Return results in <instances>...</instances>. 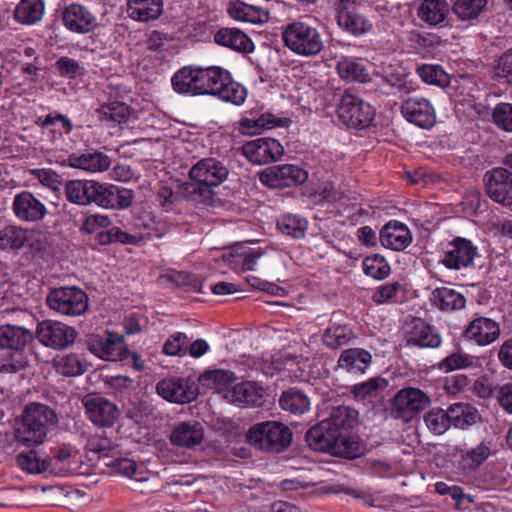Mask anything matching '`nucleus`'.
Masks as SVG:
<instances>
[{
  "label": "nucleus",
  "mask_w": 512,
  "mask_h": 512,
  "mask_svg": "<svg viewBox=\"0 0 512 512\" xmlns=\"http://www.w3.org/2000/svg\"><path fill=\"white\" fill-rule=\"evenodd\" d=\"M336 20L340 29L353 36H362L373 28L370 20L353 9L337 13Z\"/></svg>",
  "instance_id": "nucleus-33"
},
{
  "label": "nucleus",
  "mask_w": 512,
  "mask_h": 512,
  "mask_svg": "<svg viewBox=\"0 0 512 512\" xmlns=\"http://www.w3.org/2000/svg\"><path fill=\"white\" fill-rule=\"evenodd\" d=\"M227 12L235 21L252 25L265 24L270 18V13L267 9L240 0L230 2Z\"/></svg>",
  "instance_id": "nucleus-25"
},
{
  "label": "nucleus",
  "mask_w": 512,
  "mask_h": 512,
  "mask_svg": "<svg viewBox=\"0 0 512 512\" xmlns=\"http://www.w3.org/2000/svg\"><path fill=\"white\" fill-rule=\"evenodd\" d=\"M420 78L427 84L444 87L449 84L448 74L434 64H423L417 68Z\"/></svg>",
  "instance_id": "nucleus-55"
},
{
  "label": "nucleus",
  "mask_w": 512,
  "mask_h": 512,
  "mask_svg": "<svg viewBox=\"0 0 512 512\" xmlns=\"http://www.w3.org/2000/svg\"><path fill=\"white\" fill-rule=\"evenodd\" d=\"M33 339V333L16 325L0 326V348L22 353L27 344Z\"/></svg>",
  "instance_id": "nucleus-28"
},
{
  "label": "nucleus",
  "mask_w": 512,
  "mask_h": 512,
  "mask_svg": "<svg viewBox=\"0 0 512 512\" xmlns=\"http://www.w3.org/2000/svg\"><path fill=\"white\" fill-rule=\"evenodd\" d=\"M134 191L111 183H100L96 205L103 209L125 210L131 207Z\"/></svg>",
  "instance_id": "nucleus-16"
},
{
  "label": "nucleus",
  "mask_w": 512,
  "mask_h": 512,
  "mask_svg": "<svg viewBox=\"0 0 512 512\" xmlns=\"http://www.w3.org/2000/svg\"><path fill=\"white\" fill-rule=\"evenodd\" d=\"M111 225L112 220L109 216L96 213L85 218L80 230L87 234H97L101 229L109 228Z\"/></svg>",
  "instance_id": "nucleus-63"
},
{
  "label": "nucleus",
  "mask_w": 512,
  "mask_h": 512,
  "mask_svg": "<svg viewBox=\"0 0 512 512\" xmlns=\"http://www.w3.org/2000/svg\"><path fill=\"white\" fill-rule=\"evenodd\" d=\"M265 254L262 248L250 247L246 244H238L231 250L230 257L233 260L230 261L231 265H238L241 262L242 271L254 270L257 261Z\"/></svg>",
  "instance_id": "nucleus-42"
},
{
  "label": "nucleus",
  "mask_w": 512,
  "mask_h": 512,
  "mask_svg": "<svg viewBox=\"0 0 512 512\" xmlns=\"http://www.w3.org/2000/svg\"><path fill=\"white\" fill-rule=\"evenodd\" d=\"M284 46L301 57H313L324 48V40L319 30L304 22L293 21L282 28Z\"/></svg>",
  "instance_id": "nucleus-4"
},
{
  "label": "nucleus",
  "mask_w": 512,
  "mask_h": 512,
  "mask_svg": "<svg viewBox=\"0 0 512 512\" xmlns=\"http://www.w3.org/2000/svg\"><path fill=\"white\" fill-rule=\"evenodd\" d=\"M408 342L419 347L436 348L441 344V337L433 327L417 320L413 322Z\"/></svg>",
  "instance_id": "nucleus-39"
},
{
  "label": "nucleus",
  "mask_w": 512,
  "mask_h": 512,
  "mask_svg": "<svg viewBox=\"0 0 512 512\" xmlns=\"http://www.w3.org/2000/svg\"><path fill=\"white\" fill-rule=\"evenodd\" d=\"M12 210L24 222H38L47 213L44 203L29 191H21L14 196Z\"/></svg>",
  "instance_id": "nucleus-17"
},
{
  "label": "nucleus",
  "mask_w": 512,
  "mask_h": 512,
  "mask_svg": "<svg viewBox=\"0 0 512 512\" xmlns=\"http://www.w3.org/2000/svg\"><path fill=\"white\" fill-rule=\"evenodd\" d=\"M44 12L43 0H21L15 8L14 18L19 23L33 25L43 18Z\"/></svg>",
  "instance_id": "nucleus-41"
},
{
  "label": "nucleus",
  "mask_w": 512,
  "mask_h": 512,
  "mask_svg": "<svg viewBox=\"0 0 512 512\" xmlns=\"http://www.w3.org/2000/svg\"><path fill=\"white\" fill-rule=\"evenodd\" d=\"M157 393L165 400L184 404L192 400L191 386L188 380L171 378L160 381L156 386Z\"/></svg>",
  "instance_id": "nucleus-27"
},
{
  "label": "nucleus",
  "mask_w": 512,
  "mask_h": 512,
  "mask_svg": "<svg viewBox=\"0 0 512 512\" xmlns=\"http://www.w3.org/2000/svg\"><path fill=\"white\" fill-rule=\"evenodd\" d=\"M189 183H183L174 192L171 188L163 186L158 191V201L165 211L173 209V205L180 201V198L186 197L185 191L188 190Z\"/></svg>",
  "instance_id": "nucleus-58"
},
{
  "label": "nucleus",
  "mask_w": 512,
  "mask_h": 512,
  "mask_svg": "<svg viewBox=\"0 0 512 512\" xmlns=\"http://www.w3.org/2000/svg\"><path fill=\"white\" fill-rule=\"evenodd\" d=\"M327 58L337 60L335 70L342 80L359 83H367L371 80L370 72L361 59L345 55L337 57L331 54Z\"/></svg>",
  "instance_id": "nucleus-21"
},
{
  "label": "nucleus",
  "mask_w": 512,
  "mask_h": 512,
  "mask_svg": "<svg viewBox=\"0 0 512 512\" xmlns=\"http://www.w3.org/2000/svg\"><path fill=\"white\" fill-rule=\"evenodd\" d=\"M363 271L374 279H384L390 274V266L383 256L374 254L366 257L362 263Z\"/></svg>",
  "instance_id": "nucleus-53"
},
{
  "label": "nucleus",
  "mask_w": 512,
  "mask_h": 512,
  "mask_svg": "<svg viewBox=\"0 0 512 512\" xmlns=\"http://www.w3.org/2000/svg\"><path fill=\"white\" fill-rule=\"evenodd\" d=\"M487 0H457L453 11L461 20L477 18L486 7Z\"/></svg>",
  "instance_id": "nucleus-54"
},
{
  "label": "nucleus",
  "mask_w": 512,
  "mask_h": 512,
  "mask_svg": "<svg viewBox=\"0 0 512 512\" xmlns=\"http://www.w3.org/2000/svg\"><path fill=\"white\" fill-rule=\"evenodd\" d=\"M52 364L57 373L67 377L82 375L88 368L85 358L76 353L58 355L53 359Z\"/></svg>",
  "instance_id": "nucleus-35"
},
{
  "label": "nucleus",
  "mask_w": 512,
  "mask_h": 512,
  "mask_svg": "<svg viewBox=\"0 0 512 512\" xmlns=\"http://www.w3.org/2000/svg\"><path fill=\"white\" fill-rule=\"evenodd\" d=\"M105 388L114 395H122L131 389H133L134 381L133 379L122 376H106L104 378Z\"/></svg>",
  "instance_id": "nucleus-62"
},
{
  "label": "nucleus",
  "mask_w": 512,
  "mask_h": 512,
  "mask_svg": "<svg viewBox=\"0 0 512 512\" xmlns=\"http://www.w3.org/2000/svg\"><path fill=\"white\" fill-rule=\"evenodd\" d=\"M280 406L283 410L293 414H304L310 409V399L303 392L296 389L285 391L280 400Z\"/></svg>",
  "instance_id": "nucleus-45"
},
{
  "label": "nucleus",
  "mask_w": 512,
  "mask_h": 512,
  "mask_svg": "<svg viewBox=\"0 0 512 512\" xmlns=\"http://www.w3.org/2000/svg\"><path fill=\"white\" fill-rule=\"evenodd\" d=\"M337 115L347 127L365 129L372 123L375 109L351 90H346L340 97Z\"/></svg>",
  "instance_id": "nucleus-6"
},
{
  "label": "nucleus",
  "mask_w": 512,
  "mask_h": 512,
  "mask_svg": "<svg viewBox=\"0 0 512 512\" xmlns=\"http://www.w3.org/2000/svg\"><path fill=\"white\" fill-rule=\"evenodd\" d=\"M477 255V247L470 240L457 237L447 245L441 263L449 269L460 270L472 266Z\"/></svg>",
  "instance_id": "nucleus-12"
},
{
  "label": "nucleus",
  "mask_w": 512,
  "mask_h": 512,
  "mask_svg": "<svg viewBox=\"0 0 512 512\" xmlns=\"http://www.w3.org/2000/svg\"><path fill=\"white\" fill-rule=\"evenodd\" d=\"M48 307L64 316H80L88 309V296L75 286L58 287L49 291L46 297Z\"/></svg>",
  "instance_id": "nucleus-7"
},
{
  "label": "nucleus",
  "mask_w": 512,
  "mask_h": 512,
  "mask_svg": "<svg viewBox=\"0 0 512 512\" xmlns=\"http://www.w3.org/2000/svg\"><path fill=\"white\" fill-rule=\"evenodd\" d=\"M401 112L404 118L423 129H429L436 122V112L431 102L421 96H412L403 101Z\"/></svg>",
  "instance_id": "nucleus-13"
},
{
  "label": "nucleus",
  "mask_w": 512,
  "mask_h": 512,
  "mask_svg": "<svg viewBox=\"0 0 512 512\" xmlns=\"http://www.w3.org/2000/svg\"><path fill=\"white\" fill-rule=\"evenodd\" d=\"M96 113L100 121L122 124L129 120L132 110L124 101L110 96L107 102L96 109Z\"/></svg>",
  "instance_id": "nucleus-34"
},
{
  "label": "nucleus",
  "mask_w": 512,
  "mask_h": 512,
  "mask_svg": "<svg viewBox=\"0 0 512 512\" xmlns=\"http://www.w3.org/2000/svg\"><path fill=\"white\" fill-rule=\"evenodd\" d=\"M229 175V169L220 160L205 158L194 165V206H213L212 188L222 184Z\"/></svg>",
  "instance_id": "nucleus-3"
},
{
  "label": "nucleus",
  "mask_w": 512,
  "mask_h": 512,
  "mask_svg": "<svg viewBox=\"0 0 512 512\" xmlns=\"http://www.w3.org/2000/svg\"><path fill=\"white\" fill-rule=\"evenodd\" d=\"M487 193L497 203L512 205V173L504 168L493 170L487 181Z\"/></svg>",
  "instance_id": "nucleus-20"
},
{
  "label": "nucleus",
  "mask_w": 512,
  "mask_h": 512,
  "mask_svg": "<svg viewBox=\"0 0 512 512\" xmlns=\"http://www.w3.org/2000/svg\"><path fill=\"white\" fill-rule=\"evenodd\" d=\"M431 404L430 396L419 388L406 387L399 390L392 402L393 410L398 418L412 420Z\"/></svg>",
  "instance_id": "nucleus-10"
},
{
  "label": "nucleus",
  "mask_w": 512,
  "mask_h": 512,
  "mask_svg": "<svg viewBox=\"0 0 512 512\" xmlns=\"http://www.w3.org/2000/svg\"><path fill=\"white\" fill-rule=\"evenodd\" d=\"M491 455V448L486 443L463 451L459 459V468L463 472H473L482 465Z\"/></svg>",
  "instance_id": "nucleus-44"
},
{
  "label": "nucleus",
  "mask_w": 512,
  "mask_h": 512,
  "mask_svg": "<svg viewBox=\"0 0 512 512\" xmlns=\"http://www.w3.org/2000/svg\"><path fill=\"white\" fill-rule=\"evenodd\" d=\"M449 13V4L446 0H424L419 7V18L431 25L442 24Z\"/></svg>",
  "instance_id": "nucleus-40"
},
{
  "label": "nucleus",
  "mask_w": 512,
  "mask_h": 512,
  "mask_svg": "<svg viewBox=\"0 0 512 512\" xmlns=\"http://www.w3.org/2000/svg\"><path fill=\"white\" fill-rule=\"evenodd\" d=\"M57 422V415L47 405L29 404L16 424L14 438L17 443L27 447L40 445L44 442L49 429Z\"/></svg>",
  "instance_id": "nucleus-2"
},
{
  "label": "nucleus",
  "mask_w": 512,
  "mask_h": 512,
  "mask_svg": "<svg viewBox=\"0 0 512 512\" xmlns=\"http://www.w3.org/2000/svg\"><path fill=\"white\" fill-rule=\"evenodd\" d=\"M448 415L451 426L459 429L474 425L479 418L477 409L468 403L451 404L448 407Z\"/></svg>",
  "instance_id": "nucleus-43"
},
{
  "label": "nucleus",
  "mask_w": 512,
  "mask_h": 512,
  "mask_svg": "<svg viewBox=\"0 0 512 512\" xmlns=\"http://www.w3.org/2000/svg\"><path fill=\"white\" fill-rule=\"evenodd\" d=\"M412 241L411 233L406 225L398 221L388 222L380 232V242L388 249L402 251Z\"/></svg>",
  "instance_id": "nucleus-26"
},
{
  "label": "nucleus",
  "mask_w": 512,
  "mask_h": 512,
  "mask_svg": "<svg viewBox=\"0 0 512 512\" xmlns=\"http://www.w3.org/2000/svg\"><path fill=\"white\" fill-rule=\"evenodd\" d=\"M343 197V194L340 190L336 188V186L332 183H323L319 186L318 190L312 195V202L314 204H322L325 203H336L340 201Z\"/></svg>",
  "instance_id": "nucleus-61"
},
{
  "label": "nucleus",
  "mask_w": 512,
  "mask_h": 512,
  "mask_svg": "<svg viewBox=\"0 0 512 512\" xmlns=\"http://www.w3.org/2000/svg\"><path fill=\"white\" fill-rule=\"evenodd\" d=\"M284 153L282 144L274 138H258L242 146V154L252 163L263 165L278 161Z\"/></svg>",
  "instance_id": "nucleus-11"
},
{
  "label": "nucleus",
  "mask_w": 512,
  "mask_h": 512,
  "mask_svg": "<svg viewBox=\"0 0 512 512\" xmlns=\"http://www.w3.org/2000/svg\"><path fill=\"white\" fill-rule=\"evenodd\" d=\"M307 178L308 172L294 164L270 166L259 174L260 182L273 189L301 185Z\"/></svg>",
  "instance_id": "nucleus-9"
},
{
  "label": "nucleus",
  "mask_w": 512,
  "mask_h": 512,
  "mask_svg": "<svg viewBox=\"0 0 512 512\" xmlns=\"http://www.w3.org/2000/svg\"><path fill=\"white\" fill-rule=\"evenodd\" d=\"M172 85L178 93H189L192 89V66H185L174 74Z\"/></svg>",
  "instance_id": "nucleus-64"
},
{
  "label": "nucleus",
  "mask_w": 512,
  "mask_h": 512,
  "mask_svg": "<svg viewBox=\"0 0 512 512\" xmlns=\"http://www.w3.org/2000/svg\"><path fill=\"white\" fill-rule=\"evenodd\" d=\"M494 124L505 132L512 133V104L502 102L495 106L492 114Z\"/></svg>",
  "instance_id": "nucleus-60"
},
{
  "label": "nucleus",
  "mask_w": 512,
  "mask_h": 512,
  "mask_svg": "<svg viewBox=\"0 0 512 512\" xmlns=\"http://www.w3.org/2000/svg\"><path fill=\"white\" fill-rule=\"evenodd\" d=\"M353 337L354 334L350 327L333 322L325 331L323 341L328 347L336 349L346 345Z\"/></svg>",
  "instance_id": "nucleus-47"
},
{
  "label": "nucleus",
  "mask_w": 512,
  "mask_h": 512,
  "mask_svg": "<svg viewBox=\"0 0 512 512\" xmlns=\"http://www.w3.org/2000/svg\"><path fill=\"white\" fill-rule=\"evenodd\" d=\"M36 338L45 347L63 350L71 346L76 339V330L56 320H43L36 328Z\"/></svg>",
  "instance_id": "nucleus-8"
},
{
  "label": "nucleus",
  "mask_w": 512,
  "mask_h": 512,
  "mask_svg": "<svg viewBox=\"0 0 512 512\" xmlns=\"http://www.w3.org/2000/svg\"><path fill=\"white\" fill-rule=\"evenodd\" d=\"M163 12L162 0H128V16L136 21L148 22L157 19Z\"/></svg>",
  "instance_id": "nucleus-31"
},
{
  "label": "nucleus",
  "mask_w": 512,
  "mask_h": 512,
  "mask_svg": "<svg viewBox=\"0 0 512 512\" xmlns=\"http://www.w3.org/2000/svg\"><path fill=\"white\" fill-rule=\"evenodd\" d=\"M292 440L290 429L278 421H264L252 425L246 433V441L257 450L281 452Z\"/></svg>",
  "instance_id": "nucleus-5"
},
{
  "label": "nucleus",
  "mask_w": 512,
  "mask_h": 512,
  "mask_svg": "<svg viewBox=\"0 0 512 512\" xmlns=\"http://www.w3.org/2000/svg\"><path fill=\"white\" fill-rule=\"evenodd\" d=\"M82 403L88 418L98 426H112L119 415V410L115 404L97 395L85 396Z\"/></svg>",
  "instance_id": "nucleus-15"
},
{
  "label": "nucleus",
  "mask_w": 512,
  "mask_h": 512,
  "mask_svg": "<svg viewBox=\"0 0 512 512\" xmlns=\"http://www.w3.org/2000/svg\"><path fill=\"white\" fill-rule=\"evenodd\" d=\"M308 221L296 214H286L277 220V229L287 236L300 239L306 234Z\"/></svg>",
  "instance_id": "nucleus-46"
},
{
  "label": "nucleus",
  "mask_w": 512,
  "mask_h": 512,
  "mask_svg": "<svg viewBox=\"0 0 512 512\" xmlns=\"http://www.w3.org/2000/svg\"><path fill=\"white\" fill-rule=\"evenodd\" d=\"M56 72L64 78L74 79L84 73L83 65L67 56L60 57L54 64Z\"/></svg>",
  "instance_id": "nucleus-59"
},
{
  "label": "nucleus",
  "mask_w": 512,
  "mask_h": 512,
  "mask_svg": "<svg viewBox=\"0 0 512 512\" xmlns=\"http://www.w3.org/2000/svg\"><path fill=\"white\" fill-rule=\"evenodd\" d=\"M64 26L71 32L88 34L98 27V19L86 6L72 3L62 12Z\"/></svg>",
  "instance_id": "nucleus-14"
},
{
  "label": "nucleus",
  "mask_w": 512,
  "mask_h": 512,
  "mask_svg": "<svg viewBox=\"0 0 512 512\" xmlns=\"http://www.w3.org/2000/svg\"><path fill=\"white\" fill-rule=\"evenodd\" d=\"M361 444L352 437H347L344 433H340L337 437L331 454H336L345 458H356L361 454Z\"/></svg>",
  "instance_id": "nucleus-56"
},
{
  "label": "nucleus",
  "mask_w": 512,
  "mask_h": 512,
  "mask_svg": "<svg viewBox=\"0 0 512 512\" xmlns=\"http://www.w3.org/2000/svg\"><path fill=\"white\" fill-rule=\"evenodd\" d=\"M339 435L330 428L329 423L322 421L307 432L306 442L314 451L332 453Z\"/></svg>",
  "instance_id": "nucleus-29"
},
{
  "label": "nucleus",
  "mask_w": 512,
  "mask_h": 512,
  "mask_svg": "<svg viewBox=\"0 0 512 512\" xmlns=\"http://www.w3.org/2000/svg\"><path fill=\"white\" fill-rule=\"evenodd\" d=\"M99 182L94 180H70L65 183L66 199L79 206L96 204Z\"/></svg>",
  "instance_id": "nucleus-23"
},
{
  "label": "nucleus",
  "mask_w": 512,
  "mask_h": 512,
  "mask_svg": "<svg viewBox=\"0 0 512 512\" xmlns=\"http://www.w3.org/2000/svg\"><path fill=\"white\" fill-rule=\"evenodd\" d=\"M17 464L22 470L31 474L43 473L49 466L48 460L41 457L35 450L18 454Z\"/></svg>",
  "instance_id": "nucleus-50"
},
{
  "label": "nucleus",
  "mask_w": 512,
  "mask_h": 512,
  "mask_svg": "<svg viewBox=\"0 0 512 512\" xmlns=\"http://www.w3.org/2000/svg\"><path fill=\"white\" fill-rule=\"evenodd\" d=\"M90 350L107 361L123 360L128 353L122 338L110 332L93 339L90 343Z\"/></svg>",
  "instance_id": "nucleus-19"
},
{
  "label": "nucleus",
  "mask_w": 512,
  "mask_h": 512,
  "mask_svg": "<svg viewBox=\"0 0 512 512\" xmlns=\"http://www.w3.org/2000/svg\"><path fill=\"white\" fill-rule=\"evenodd\" d=\"M372 361V355L362 348L344 350L338 360V366L352 373L364 374Z\"/></svg>",
  "instance_id": "nucleus-32"
},
{
  "label": "nucleus",
  "mask_w": 512,
  "mask_h": 512,
  "mask_svg": "<svg viewBox=\"0 0 512 512\" xmlns=\"http://www.w3.org/2000/svg\"><path fill=\"white\" fill-rule=\"evenodd\" d=\"M263 397V388L251 381L238 383L224 394L225 400L239 406H260L263 403Z\"/></svg>",
  "instance_id": "nucleus-22"
},
{
  "label": "nucleus",
  "mask_w": 512,
  "mask_h": 512,
  "mask_svg": "<svg viewBox=\"0 0 512 512\" xmlns=\"http://www.w3.org/2000/svg\"><path fill=\"white\" fill-rule=\"evenodd\" d=\"M217 44L235 50L249 53L253 51L254 44L248 35L237 28H222L214 36Z\"/></svg>",
  "instance_id": "nucleus-30"
},
{
  "label": "nucleus",
  "mask_w": 512,
  "mask_h": 512,
  "mask_svg": "<svg viewBox=\"0 0 512 512\" xmlns=\"http://www.w3.org/2000/svg\"><path fill=\"white\" fill-rule=\"evenodd\" d=\"M355 421L354 412L346 406H338L332 409L330 416L323 420L329 423L330 428L336 434L344 433L351 428Z\"/></svg>",
  "instance_id": "nucleus-48"
},
{
  "label": "nucleus",
  "mask_w": 512,
  "mask_h": 512,
  "mask_svg": "<svg viewBox=\"0 0 512 512\" xmlns=\"http://www.w3.org/2000/svg\"><path fill=\"white\" fill-rule=\"evenodd\" d=\"M194 95H213L240 106L247 98V89L222 67H194Z\"/></svg>",
  "instance_id": "nucleus-1"
},
{
  "label": "nucleus",
  "mask_w": 512,
  "mask_h": 512,
  "mask_svg": "<svg viewBox=\"0 0 512 512\" xmlns=\"http://www.w3.org/2000/svg\"><path fill=\"white\" fill-rule=\"evenodd\" d=\"M431 303L442 311H453L465 306L464 296L453 288L439 287L430 295Z\"/></svg>",
  "instance_id": "nucleus-36"
},
{
  "label": "nucleus",
  "mask_w": 512,
  "mask_h": 512,
  "mask_svg": "<svg viewBox=\"0 0 512 512\" xmlns=\"http://www.w3.org/2000/svg\"><path fill=\"white\" fill-rule=\"evenodd\" d=\"M388 380L383 377H373L367 381L355 384L351 387V393L356 401L371 402L381 396L388 387Z\"/></svg>",
  "instance_id": "nucleus-37"
},
{
  "label": "nucleus",
  "mask_w": 512,
  "mask_h": 512,
  "mask_svg": "<svg viewBox=\"0 0 512 512\" xmlns=\"http://www.w3.org/2000/svg\"><path fill=\"white\" fill-rule=\"evenodd\" d=\"M106 466L110 467L112 472L128 478H134L137 481L142 480L139 477L138 466L136 462L129 458H117L110 460L105 463Z\"/></svg>",
  "instance_id": "nucleus-57"
},
{
  "label": "nucleus",
  "mask_w": 512,
  "mask_h": 512,
  "mask_svg": "<svg viewBox=\"0 0 512 512\" xmlns=\"http://www.w3.org/2000/svg\"><path fill=\"white\" fill-rule=\"evenodd\" d=\"M278 126H282V120L271 113H263L257 118H245L241 121V127L251 134Z\"/></svg>",
  "instance_id": "nucleus-51"
},
{
  "label": "nucleus",
  "mask_w": 512,
  "mask_h": 512,
  "mask_svg": "<svg viewBox=\"0 0 512 512\" xmlns=\"http://www.w3.org/2000/svg\"><path fill=\"white\" fill-rule=\"evenodd\" d=\"M68 166L89 173H101L109 169L111 159L100 151L72 153L65 160Z\"/></svg>",
  "instance_id": "nucleus-24"
},
{
  "label": "nucleus",
  "mask_w": 512,
  "mask_h": 512,
  "mask_svg": "<svg viewBox=\"0 0 512 512\" xmlns=\"http://www.w3.org/2000/svg\"><path fill=\"white\" fill-rule=\"evenodd\" d=\"M424 422L427 428L434 434L441 435L450 427L448 409L433 408L424 415Z\"/></svg>",
  "instance_id": "nucleus-52"
},
{
  "label": "nucleus",
  "mask_w": 512,
  "mask_h": 512,
  "mask_svg": "<svg viewBox=\"0 0 512 512\" xmlns=\"http://www.w3.org/2000/svg\"><path fill=\"white\" fill-rule=\"evenodd\" d=\"M499 336V324L488 317H477L473 319L464 330V337L478 346L490 345L495 342Z\"/></svg>",
  "instance_id": "nucleus-18"
},
{
  "label": "nucleus",
  "mask_w": 512,
  "mask_h": 512,
  "mask_svg": "<svg viewBox=\"0 0 512 512\" xmlns=\"http://www.w3.org/2000/svg\"><path fill=\"white\" fill-rule=\"evenodd\" d=\"M477 358L462 351H457L443 358L437 367L444 373L476 366Z\"/></svg>",
  "instance_id": "nucleus-49"
},
{
  "label": "nucleus",
  "mask_w": 512,
  "mask_h": 512,
  "mask_svg": "<svg viewBox=\"0 0 512 512\" xmlns=\"http://www.w3.org/2000/svg\"><path fill=\"white\" fill-rule=\"evenodd\" d=\"M235 374L230 370L215 369L204 372L199 378V384L205 389H212L218 393L225 394L230 390L229 385L235 381Z\"/></svg>",
  "instance_id": "nucleus-38"
}]
</instances>
